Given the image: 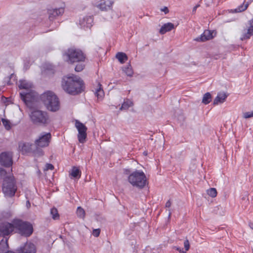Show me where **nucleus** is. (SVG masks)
I'll return each instance as SVG.
<instances>
[{
	"label": "nucleus",
	"mask_w": 253,
	"mask_h": 253,
	"mask_svg": "<svg viewBox=\"0 0 253 253\" xmlns=\"http://www.w3.org/2000/svg\"><path fill=\"white\" fill-rule=\"evenodd\" d=\"M2 121L3 125H4L5 128L7 130L10 129V127H11L10 122L8 120H4V119H2Z\"/></svg>",
	"instance_id": "72a5a7b5"
},
{
	"label": "nucleus",
	"mask_w": 253,
	"mask_h": 253,
	"mask_svg": "<svg viewBox=\"0 0 253 253\" xmlns=\"http://www.w3.org/2000/svg\"><path fill=\"white\" fill-rule=\"evenodd\" d=\"M14 224L7 222L0 223V236L5 237L9 236L14 230Z\"/></svg>",
	"instance_id": "9b49d317"
},
{
	"label": "nucleus",
	"mask_w": 253,
	"mask_h": 253,
	"mask_svg": "<svg viewBox=\"0 0 253 253\" xmlns=\"http://www.w3.org/2000/svg\"><path fill=\"white\" fill-rule=\"evenodd\" d=\"M95 93L98 98H102L104 96V91L100 83L98 84V88L96 89Z\"/></svg>",
	"instance_id": "b1692460"
},
{
	"label": "nucleus",
	"mask_w": 253,
	"mask_h": 253,
	"mask_svg": "<svg viewBox=\"0 0 253 253\" xmlns=\"http://www.w3.org/2000/svg\"><path fill=\"white\" fill-rule=\"evenodd\" d=\"M0 163L5 167H10L13 164L12 155L10 152H2L0 155Z\"/></svg>",
	"instance_id": "ddd939ff"
},
{
	"label": "nucleus",
	"mask_w": 253,
	"mask_h": 253,
	"mask_svg": "<svg viewBox=\"0 0 253 253\" xmlns=\"http://www.w3.org/2000/svg\"><path fill=\"white\" fill-rule=\"evenodd\" d=\"M227 95L225 93H218L217 96L213 101L214 105H217L219 103H222L225 101Z\"/></svg>",
	"instance_id": "412c9836"
},
{
	"label": "nucleus",
	"mask_w": 253,
	"mask_h": 253,
	"mask_svg": "<svg viewBox=\"0 0 253 253\" xmlns=\"http://www.w3.org/2000/svg\"><path fill=\"white\" fill-rule=\"evenodd\" d=\"M75 126L78 131V139L81 143H84L86 140L87 137L86 126L78 120H76Z\"/></svg>",
	"instance_id": "1a4fd4ad"
},
{
	"label": "nucleus",
	"mask_w": 253,
	"mask_h": 253,
	"mask_svg": "<svg viewBox=\"0 0 253 253\" xmlns=\"http://www.w3.org/2000/svg\"><path fill=\"white\" fill-rule=\"evenodd\" d=\"M54 169V166L51 164H46L45 165L44 170H53Z\"/></svg>",
	"instance_id": "4c0bfd02"
},
{
	"label": "nucleus",
	"mask_w": 253,
	"mask_h": 253,
	"mask_svg": "<svg viewBox=\"0 0 253 253\" xmlns=\"http://www.w3.org/2000/svg\"><path fill=\"white\" fill-rule=\"evenodd\" d=\"M200 4H197L193 7V10H192L193 13H195L196 11L197 8L199 7L200 6Z\"/></svg>",
	"instance_id": "79ce46f5"
},
{
	"label": "nucleus",
	"mask_w": 253,
	"mask_h": 253,
	"mask_svg": "<svg viewBox=\"0 0 253 253\" xmlns=\"http://www.w3.org/2000/svg\"><path fill=\"white\" fill-rule=\"evenodd\" d=\"M64 12L63 7H61L59 8H55L48 10V13L49 14V18L52 19L56 16L62 15Z\"/></svg>",
	"instance_id": "f3484780"
},
{
	"label": "nucleus",
	"mask_w": 253,
	"mask_h": 253,
	"mask_svg": "<svg viewBox=\"0 0 253 253\" xmlns=\"http://www.w3.org/2000/svg\"><path fill=\"white\" fill-rule=\"evenodd\" d=\"M4 171L3 170H1V174H2V173H3V172Z\"/></svg>",
	"instance_id": "de8ad7c7"
},
{
	"label": "nucleus",
	"mask_w": 253,
	"mask_h": 253,
	"mask_svg": "<svg viewBox=\"0 0 253 253\" xmlns=\"http://www.w3.org/2000/svg\"><path fill=\"white\" fill-rule=\"evenodd\" d=\"M36 251L35 245L31 242L26 243L17 250L18 253H36Z\"/></svg>",
	"instance_id": "4468645a"
},
{
	"label": "nucleus",
	"mask_w": 253,
	"mask_h": 253,
	"mask_svg": "<svg viewBox=\"0 0 253 253\" xmlns=\"http://www.w3.org/2000/svg\"><path fill=\"white\" fill-rule=\"evenodd\" d=\"M113 4L111 0H101L97 5V7L101 10H107L109 9Z\"/></svg>",
	"instance_id": "a211bd4d"
},
{
	"label": "nucleus",
	"mask_w": 253,
	"mask_h": 253,
	"mask_svg": "<svg viewBox=\"0 0 253 253\" xmlns=\"http://www.w3.org/2000/svg\"><path fill=\"white\" fill-rule=\"evenodd\" d=\"M216 34L214 31L206 30L200 36L194 39V40L198 42H205L213 39Z\"/></svg>",
	"instance_id": "f8f14e48"
},
{
	"label": "nucleus",
	"mask_w": 253,
	"mask_h": 253,
	"mask_svg": "<svg viewBox=\"0 0 253 253\" xmlns=\"http://www.w3.org/2000/svg\"><path fill=\"white\" fill-rule=\"evenodd\" d=\"M71 175L74 177H80L81 176V171L77 167H74L72 168Z\"/></svg>",
	"instance_id": "bb28decb"
},
{
	"label": "nucleus",
	"mask_w": 253,
	"mask_h": 253,
	"mask_svg": "<svg viewBox=\"0 0 253 253\" xmlns=\"http://www.w3.org/2000/svg\"><path fill=\"white\" fill-rule=\"evenodd\" d=\"M50 213L52 214V218L54 219H56L59 218V215L58 213V211L56 208H52L50 210Z\"/></svg>",
	"instance_id": "2f4dec72"
},
{
	"label": "nucleus",
	"mask_w": 253,
	"mask_h": 253,
	"mask_svg": "<svg viewBox=\"0 0 253 253\" xmlns=\"http://www.w3.org/2000/svg\"><path fill=\"white\" fill-rule=\"evenodd\" d=\"M20 89H25L20 93L22 100L27 103L33 101L36 97V93L33 90V84L26 80L19 81L18 85Z\"/></svg>",
	"instance_id": "f03ea898"
},
{
	"label": "nucleus",
	"mask_w": 253,
	"mask_h": 253,
	"mask_svg": "<svg viewBox=\"0 0 253 253\" xmlns=\"http://www.w3.org/2000/svg\"><path fill=\"white\" fill-rule=\"evenodd\" d=\"M249 3L248 2L245 3V1L240 5L238 6L235 9V11L236 12H241L243 11H245L249 6Z\"/></svg>",
	"instance_id": "393cba45"
},
{
	"label": "nucleus",
	"mask_w": 253,
	"mask_h": 253,
	"mask_svg": "<svg viewBox=\"0 0 253 253\" xmlns=\"http://www.w3.org/2000/svg\"><path fill=\"white\" fill-rule=\"evenodd\" d=\"M207 194L212 198H215L217 196V191L214 188H211L207 191Z\"/></svg>",
	"instance_id": "c756f323"
},
{
	"label": "nucleus",
	"mask_w": 253,
	"mask_h": 253,
	"mask_svg": "<svg viewBox=\"0 0 253 253\" xmlns=\"http://www.w3.org/2000/svg\"><path fill=\"white\" fill-rule=\"evenodd\" d=\"M27 206L28 207V208H29L30 207V203L29 201H27Z\"/></svg>",
	"instance_id": "c03bdc74"
},
{
	"label": "nucleus",
	"mask_w": 253,
	"mask_h": 253,
	"mask_svg": "<svg viewBox=\"0 0 253 253\" xmlns=\"http://www.w3.org/2000/svg\"><path fill=\"white\" fill-rule=\"evenodd\" d=\"M174 29V26L173 23L169 22L164 24L161 28L159 32L161 34L163 35L168 32L171 31Z\"/></svg>",
	"instance_id": "aec40b11"
},
{
	"label": "nucleus",
	"mask_w": 253,
	"mask_h": 253,
	"mask_svg": "<svg viewBox=\"0 0 253 253\" xmlns=\"http://www.w3.org/2000/svg\"><path fill=\"white\" fill-rule=\"evenodd\" d=\"M62 86L66 92L72 95L81 93L84 89L83 80L79 77L74 75L64 77Z\"/></svg>",
	"instance_id": "f257e3e1"
},
{
	"label": "nucleus",
	"mask_w": 253,
	"mask_h": 253,
	"mask_svg": "<svg viewBox=\"0 0 253 253\" xmlns=\"http://www.w3.org/2000/svg\"><path fill=\"white\" fill-rule=\"evenodd\" d=\"M80 22L82 27L90 28L92 25L93 18L91 16H86L81 20Z\"/></svg>",
	"instance_id": "6ab92c4d"
},
{
	"label": "nucleus",
	"mask_w": 253,
	"mask_h": 253,
	"mask_svg": "<svg viewBox=\"0 0 253 253\" xmlns=\"http://www.w3.org/2000/svg\"><path fill=\"white\" fill-rule=\"evenodd\" d=\"M249 226L252 229H253V222H250Z\"/></svg>",
	"instance_id": "37998d69"
},
{
	"label": "nucleus",
	"mask_w": 253,
	"mask_h": 253,
	"mask_svg": "<svg viewBox=\"0 0 253 253\" xmlns=\"http://www.w3.org/2000/svg\"><path fill=\"white\" fill-rule=\"evenodd\" d=\"M249 26L247 29V32L243 33L241 37L242 41L249 39L253 35V18L250 20L249 22Z\"/></svg>",
	"instance_id": "2eb2a0df"
},
{
	"label": "nucleus",
	"mask_w": 253,
	"mask_h": 253,
	"mask_svg": "<svg viewBox=\"0 0 253 253\" xmlns=\"http://www.w3.org/2000/svg\"><path fill=\"white\" fill-rule=\"evenodd\" d=\"M171 203L170 200H168L166 203V207L169 208L171 206Z\"/></svg>",
	"instance_id": "58836bf2"
},
{
	"label": "nucleus",
	"mask_w": 253,
	"mask_h": 253,
	"mask_svg": "<svg viewBox=\"0 0 253 253\" xmlns=\"http://www.w3.org/2000/svg\"><path fill=\"white\" fill-rule=\"evenodd\" d=\"M132 105V102L130 100L127 99L124 102L120 109L121 110H126Z\"/></svg>",
	"instance_id": "c85d7f7f"
},
{
	"label": "nucleus",
	"mask_w": 253,
	"mask_h": 253,
	"mask_svg": "<svg viewBox=\"0 0 253 253\" xmlns=\"http://www.w3.org/2000/svg\"><path fill=\"white\" fill-rule=\"evenodd\" d=\"M77 214L78 217L82 218H84L85 216V211L84 210L80 207L77 208Z\"/></svg>",
	"instance_id": "7c9ffc66"
},
{
	"label": "nucleus",
	"mask_w": 253,
	"mask_h": 253,
	"mask_svg": "<svg viewBox=\"0 0 253 253\" xmlns=\"http://www.w3.org/2000/svg\"><path fill=\"white\" fill-rule=\"evenodd\" d=\"M12 223L14 224V228L17 229L22 236L28 237L32 234L33 227L30 222L14 218L12 220Z\"/></svg>",
	"instance_id": "39448f33"
},
{
	"label": "nucleus",
	"mask_w": 253,
	"mask_h": 253,
	"mask_svg": "<svg viewBox=\"0 0 253 253\" xmlns=\"http://www.w3.org/2000/svg\"><path fill=\"white\" fill-rule=\"evenodd\" d=\"M116 57L121 64L124 63L128 59L126 54L121 52H118L116 55Z\"/></svg>",
	"instance_id": "5701e85b"
},
{
	"label": "nucleus",
	"mask_w": 253,
	"mask_h": 253,
	"mask_svg": "<svg viewBox=\"0 0 253 253\" xmlns=\"http://www.w3.org/2000/svg\"><path fill=\"white\" fill-rule=\"evenodd\" d=\"M33 144L30 143L20 142L19 144V149L23 154L31 152Z\"/></svg>",
	"instance_id": "dca6fc26"
},
{
	"label": "nucleus",
	"mask_w": 253,
	"mask_h": 253,
	"mask_svg": "<svg viewBox=\"0 0 253 253\" xmlns=\"http://www.w3.org/2000/svg\"><path fill=\"white\" fill-rule=\"evenodd\" d=\"M30 117L33 123L35 125L46 126L50 122L48 114L41 110L32 111Z\"/></svg>",
	"instance_id": "423d86ee"
},
{
	"label": "nucleus",
	"mask_w": 253,
	"mask_h": 253,
	"mask_svg": "<svg viewBox=\"0 0 253 253\" xmlns=\"http://www.w3.org/2000/svg\"><path fill=\"white\" fill-rule=\"evenodd\" d=\"M66 55L68 58L67 61L70 63L84 62L85 59V55L83 51L76 48L68 49L66 52Z\"/></svg>",
	"instance_id": "6e6552de"
},
{
	"label": "nucleus",
	"mask_w": 253,
	"mask_h": 253,
	"mask_svg": "<svg viewBox=\"0 0 253 253\" xmlns=\"http://www.w3.org/2000/svg\"><path fill=\"white\" fill-rule=\"evenodd\" d=\"M17 190L16 180L12 173H9L3 179L2 191L5 196L13 197Z\"/></svg>",
	"instance_id": "7ed1b4c3"
},
{
	"label": "nucleus",
	"mask_w": 253,
	"mask_h": 253,
	"mask_svg": "<svg viewBox=\"0 0 253 253\" xmlns=\"http://www.w3.org/2000/svg\"><path fill=\"white\" fill-rule=\"evenodd\" d=\"M41 98L48 110L53 112L59 110L60 104L58 98L52 92H45Z\"/></svg>",
	"instance_id": "20e7f679"
},
{
	"label": "nucleus",
	"mask_w": 253,
	"mask_h": 253,
	"mask_svg": "<svg viewBox=\"0 0 253 253\" xmlns=\"http://www.w3.org/2000/svg\"><path fill=\"white\" fill-rule=\"evenodd\" d=\"M14 253V252H12V251H8V252H7V253Z\"/></svg>",
	"instance_id": "49530a36"
},
{
	"label": "nucleus",
	"mask_w": 253,
	"mask_h": 253,
	"mask_svg": "<svg viewBox=\"0 0 253 253\" xmlns=\"http://www.w3.org/2000/svg\"><path fill=\"white\" fill-rule=\"evenodd\" d=\"M211 100V96L209 92H207L204 95L202 102L207 105L210 103Z\"/></svg>",
	"instance_id": "cd10ccee"
},
{
	"label": "nucleus",
	"mask_w": 253,
	"mask_h": 253,
	"mask_svg": "<svg viewBox=\"0 0 253 253\" xmlns=\"http://www.w3.org/2000/svg\"><path fill=\"white\" fill-rule=\"evenodd\" d=\"M176 250H177L180 253H186V251H184L182 249H181L180 248L177 247Z\"/></svg>",
	"instance_id": "ea45409f"
},
{
	"label": "nucleus",
	"mask_w": 253,
	"mask_h": 253,
	"mask_svg": "<svg viewBox=\"0 0 253 253\" xmlns=\"http://www.w3.org/2000/svg\"><path fill=\"white\" fill-rule=\"evenodd\" d=\"M184 246L186 251H188L190 249V244L188 240L186 239L184 242Z\"/></svg>",
	"instance_id": "c9c22d12"
},
{
	"label": "nucleus",
	"mask_w": 253,
	"mask_h": 253,
	"mask_svg": "<svg viewBox=\"0 0 253 253\" xmlns=\"http://www.w3.org/2000/svg\"><path fill=\"white\" fill-rule=\"evenodd\" d=\"M253 117V111L252 112H245L244 114V117L246 119L252 118Z\"/></svg>",
	"instance_id": "f704fd0d"
},
{
	"label": "nucleus",
	"mask_w": 253,
	"mask_h": 253,
	"mask_svg": "<svg viewBox=\"0 0 253 253\" xmlns=\"http://www.w3.org/2000/svg\"><path fill=\"white\" fill-rule=\"evenodd\" d=\"M162 11H164L166 14L169 12V9L167 7H165L163 9H161Z\"/></svg>",
	"instance_id": "a19ab883"
},
{
	"label": "nucleus",
	"mask_w": 253,
	"mask_h": 253,
	"mask_svg": "<svg viewBox=\"0 0 253 253\" xmlns=\"http://www.w3.org/2000/svg\"><path fill=\"white\" fill-rule=\"evenodd\" d=\"M7 214L8 215L7 217H9L11 216V214L9 213H7Z\"/></svg>",
	"instance_id": "a18cd8bd"
},
{
	"label": "nucleus",
	"mask_w": 253,
	"mask_h": 253,
	"mask_svg": "<svg viewBox=\"0 0 253 253\" xmlns=\"http://www.w3.org/2000/svg\"><path fill=\"white\" fill-rule=\"evenodd\" d=\"M85 65L83 63L78 64L75 68V70L76 72H81L84 68Z\"/></svg>",
	"instance_id": "473e14b6"
},
{
	"label": "nucleus",
	"mask_w": 253,
	"mask_h": 253,
	"mask_svg": "<svg viewBox=\"0 0 253 253\" xmlns=\"http://www.w3.org/2000/svg\"><path fill=\"white\" fill-rule=\"evenodd\" d=\"M123 71L127 76L129 77H131L133 73L130 65H128L126 67H123Z\"/></svg>",
	"instance_id": "a878e982"
},
{
	"label": "nucleus",
	"mask_w": 253,
	"mask_h": 253,
	"mask_svg": "<svg viewBox=\"0 0 253 253\" xmlns=\"http://www.w3.org/2000/svg\"><path fill=\"white\" fill-rule=\"evenodd\" d=\"M100 229L99 228L94 229L92 231V235L95 237H98L100 235Z\"/></svg>",
	"instance_id": "e433bc0d"
},
{
	"label": "nucleus",
	"mask_w": 253,
	"mask_h": 253,
	"mask_svg": "<svg viewBox=\"0 0 253 253\" xmlns=\"http://www.w3.org/2000/svg\"><path fill=\"white\" fill-rule=\"evenodd\" d=\"M129 182L133 186L143 188L146 185L147 180L145 173L140 170H135L128 177Z\"/></svg>",
	"instance_id": "0eeeda50"
},
{
	"label": "nucleus",
	"mask_w": 253,
	"mask_h": 253,
	"mask_svg": "<svg viewBox=\"0 0 253 253\" xmlns=\"http://www.w3.org/2000/svg\"><path fill=\"white\" fill-rule=\"evenodd\" d=\"M8 249V240L7 239L4 240L2 239L0 242V252L7 253Z\"/></svg>",
	"instance_id": "4be33fe9"
},
{
	"label": "nucleus",
	"mask_w": 253,
	"mask_h": 253,
	"mask_svg": "<svg viewBox=\"0 0 253 253\" xmlns=\"http://www.w3.org/2000/svg\"><path fill=\"white\" fill-rule=\"evenodd\" d=\"M51 139V134L50 132L42 134L35 141L37 148L47 147Z\"/></svg>",
	"instance_id": "9d476101"
}]
</instances>
